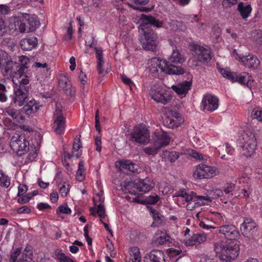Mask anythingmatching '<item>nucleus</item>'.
<instances>
[{"mask_svg": "<svg viewBox=\"0 0 262 262\" xmlns=\"http://www.w3.org/2000/svg\"><path fill=\"white\" fill-rule=\"evenodd\" d=\"M220 233L224 235L225 237L232 241L239 236V232L237 228L233 225H226L222 226L219 229Z\"/></svg>", "mask_w": 262, "mask_h": 262, "instance_id": "f3484780", "label": "nucleus"}, {"mask_svg": "<svg viewBox=\"0 0 262 262\" xmlns=\"http://www.w3.org/2000/svg\"><path fill=\"white\" fill-rule=\"evenodd\" d=\"M63 114L64 111L62 106L59 104H56L55 111L54 113V119L65 120Z\"/></svg>", "mask_w": 262, "mask_h": 262, "instance_id": "37998d69", "label": "nucleus"}, {"mask_svg": "<svg viewBox=\"0 0 262 262\" xmlns=\"http://www.w3.org/2000/svg\"><path fill=\"white\" fill-rule=\"evenodd\" d=\"M21 253L20 248H16L13 252H12L10 255L9 259V262H21L20 258L17 259L18 256Z\"/></svg>", "mask_w": 262, "mask_h": 262, "instance_id": "3c124183", "label": "nucleus"}, {"mask_svg": "<svg viewBox=\"0 0 262 262\" xmlns=\"http://www.w3.org/2000/svg\"><path fill=\"white\" fill-rule=\"evenodd\" d=\"M14 94L12 96V101L14 103L21 106L28 100L29 83L28 78H15L13 79Z\"/></svg>", "mask_w": 262, "mask_h": 262, "instance_id": "7ed1b4c3", "label": "nucleus"}, {"mask_svg": "<svg viewBox=\"0 0 262 262\" xmlns=\"http://www.w3.org/2000/svg\"><path fill=\"white\" fill-rule=\"evenodd\" d=\"M243 143L241 153L246 158L252 155L257 147V141L255 135L251 132L246 133L243 136Z\"/></svg>", "mask_w": 262, "mask_h": 262, "instance_id": "0eeeda50", "label": "nucleus"}, {"mask_svg": "<svg viewBox=\"0 0 262 262\" xmlns=\"http://www.w3.org/2000/svg\"><path fill=\"white\" fill-rule=\"evenodd\" d=\"M28 187L26 185L21 184L18 187V196L24 195L27 191Z\"/></svg>", "mask_w": 262, "mask_h": 262, "instance_id": "0e129e2a", "label": "nucleus"}, {"mask_svg": "<svg viewBox=\"0 0 262 262\" xmlns=\"http://www.w3.org/2000/svg\"><path fill=\"white\" fill-rule=\"evenodd\" d=\"M180 155L181 154L179 152L165 150L163 152L162 157L165 161L173 163L180 157Z\"/></svg>", "mask_w": 262, "mask_h": 262, "instance_id": "7c9ffc66", "label": "nucleus"}, {"mask_svg": "<svg viewBox=\"0 0 262 262\" xmlns=\"http://www.w3.org/2000/svg\"><path fill=\"white\" fill-rule=\"evenodd\" d=\"M38 40L35 37L22 39L20 45L23 50L30 51L37 46Z\"/></svg>", "mask_w": 262, "mask_h": 262, "instance_id": "b1692460", "label": "nucleus"}, {"mask_svg": "<svg viewBox=\"0 0 262 262\" xmlns=\"http://www.w3.org/2000/svg\"><path fill=\"white\" fill-rule=\"evenodd\" d=\"M38 110L39 107L35 100H30L23 108V111L28 116L34 114Z\"/></svg>", "mask_w": 262, "mask_h": 262, "instance_id": "bb28decb", "label": "nucleus"}, {"mask_svg": "<svg viewBox=\"0 0 262 262\" xmlns=\"http://www.w3.org/2000/svg\"><path fill=\"white\" fill-rule=\"evenodd\" d=\"M241 231L244 237L254 240L259 234L258 225L255 221L249 217H244L243 223L241 225Z\"/></svg>", "mask_w": 262, "mask_h": 262, "instance_id": "423d86ee", "label": "nucleus"}, {"mask_svg": "<svg viewBox=\"0 0 262 262\" xmlns=\"http://www.w3.org/2000/svg\"><path fill=\"white\" fill-rule=\"evenodd\" d=\"M171 237L165 232H162L160 236L154 239L151 244L154 246H158L166 244L167 242H170Z\"/></svg>", "mask_w": 262, "mask_h": 262, "instance_id": "c756f323", "label": "nucleus"}, {"mask_svg": "<svg viewBox=\"0 0 262 262\" xmlns=\"http://www.w3.org/2000/svg\"><path fill=\"white\" fill-rule=\"evenodd\" d=\"M10 147L13 152L21 156L29 151V143L24 134L16 133L11 138Z\"/></svg>", "mask_w": 262, "mask_h": 262, "instance_id": "39448f33", "label": "nucleus"}, {"mask_svg": "<svg viewBox=\"0 0 262 262\" xmlns=\"http://www.w3.org/2000/svg\"><path fill=\"white\" fill-rule=\"evenodd\" d=\"M130 161L129 160H121L116 162V166L124 173H127V170L129 167Z\"/></svg>", "mask_w": 262, "mask_h": 262, "instance_id": "79ce46f5", "label": "nucleus"}, {"mask_svg": "<svg viewBox=\"0 0 262 262\" xmlns=\"http://www.w3.org/2000/svg\"><path fill=\"white\" fill-rule=\"evenodd\" d=\"M154 187L153 183L149 179L146 178L143 180H137L134 182H129L125 186V190H128V192L131 194L136 195V192L135 190L133 191L129 190V188H133L137 189L139 192L142 193H145L149 191Z\"/></svg>", "mask_w": 262, "mask_h": 262, "instance_id": "9d476101", "label": "nucleus"}, {"mask_svg": "<svg viewBox=\"0 0 262 262\" xmlns=\"http://www.w3.org/2000/svg\"><path fill=\"white\" fill-rule=\"evenodd\" d=\"M144 262H165V255L162 250H152L145 254Z\"/></svg>", "mask_w": 262, "mask_h": 262, "instance_id": "a211bd4d", "label": "nucleus"}, {"mask_svg": "<svg viewBox=\"0 0 262 262\" xmlns=\"http://www.w3.org/2000/svg\"><path fill=\"white\" fill-rule=\"evenodd\" d=\"M182 198L186 202H190L191 201L193 202V200L195 198V196H196V193L193 191L190 192V193H186L184 194Z\"/></svg>", "mask_w": 262, "mask_h": 262, "instance_id": "4d7b16f0", "label": "nucleus"}, {"mask_svg": "<svg viewBox=\"0 0 262 262\" xmlns=\"http://www.w3.org/2000/svg\"><path fill=\"white\" fill-rule=\"evenodd\" d=\"M160 148L161 145H158V144L155 142L153 145L144 148V151L147 155H154L158 152V151Z\"/></svg>", "mask_w": 262, "mask_h": 262, "instance_id": "c03bdc74", "label": "nucleus"}, {"mask_svg": "<svg viewBox=\"0 0 262 262\" xmlns=\"http://www.w3.org/2000/svg\"><path fill=\"white\" fill-rule=\"evenodd\" d=\"M251 38L258 45H262V31L260 30H254L251 32Z\"/></svg>", "mask_w": 262, "mask_h": 262, "instance_id": "4c0bfd02", "label": "nucleus"}, {"mask_svg": "<svg viewBox=\"0 0 262 262\" xmlns=\"http://www.w3.org/2000/svg\"><path fill=\"white\" fill-rule=\"evenodd\" d=\"M9 34L17 35L19 33L27 32L26 23L21 20H15L9 25Z\"/></svg>", "mask_w": 262, "mask_h": 262, "instance_id": "aec40b11", "label": "nucleus"}, {"mask_svg": "<svg viewBox=\"0 0 262 262\" xmlns=\"http://www.w3.org/2000/svg\"><path fill=\"white\" fill-rule=\"evenodd\" d=\"M33 258V252L31 250V247L30 246H27L24 251V252L20 258V260L21 262H26L28 261L29 260H32Z\"/></svg>", "mask_w": 262, "mask_h": 262, "instance_id": "e433bc0d", "label": "nucleus"}, {"mask_svg": "<svg viewBox=\"0 0 262 262\" xmlns=\"http://www.w3.org/2000/svg\"><path fill=\"white\" fill-rule=\"evenodd\" d=\"M160 69L161 72L168 74L181 75L184 73V70L181 67L176 66L169 63L165 60H160L158 58H152L149 71L151 74L156 76Z\"/></svg>", "mask_w": 262, "mask_h": 262, "instance_id": "20e7f679", "label": "nucleus"}, {"mask_svg": "<svg viewBox=\"0 0 262 262\" xmlns=\"http://www.w3.org/2000/svg\"><path fill=\"white\" fill-rule=\"evenodd\" d=\"M219 71L224 77L226 78L232 82H237L242 85L248 86L249 82L251 80V76L246 72L238 75L236 72H231L230 69L228 68L219 69Z\"/></svg>", "mask_w": 262, "mask_h": 262, "instance_id": "1a4fd4ad", "label": "nucleus"}, {"mask_svg": "<svg viewBox=\"0 0 262 262\" xmlns=\"http://www.w3.org/2000/svg\"><path fill=\"white\" fill-rule=\"evenodd\" d=\"M234 189V185L232 184H228L227 186L223 190L224 196L228 198H231L232 196V191Z\"/></svg>", "mask_w": 262, "mask_h": 262, "instance_id": "603ef678", "label": "nucleus"}, {"mask_svg": "<svg viewBox=\"0 0 262 262\" xmlns=\"http://www.w3.org/2000/svg\"><path fill=\"white\" fill-rule=\"evenodd\" d=\"M159 200V196L157 195H149L145 199V202L148 204H155Z\"/></svg>", "mask_w": 262, "mask_h": 262, "instance_id": "5fc2aeb1", "label": "nucleus"}, {"mask_svg": "<svg viewBox=\"0 0 262 262\" xmlns=\"http://www.w3.org/2000/svg\"><path fill=\"white\" fill-rule=\"evenodd\" d=\"M57 213H64V214H70L71 212V210L69 208L67 205L63 206L61 205L58 207L57 209Z\"/></svg>", "mask_w": 262, "mask_h": 262, "instance_id": "13d9d810", "label": "nucleus"}, {"mask_svg": "<svg viewBox=\"0 0 262 262\" xmlns=\"http://www.w3.org/2000/svg\"><path fill=\"white\" fill-rule=\"evenodd\" d=\"M170 137L166 132H163V133L159 135L157 137L156 143L158 145H161V148L164 146H166L170 143Z\"/></svg>", "mask_w": 262, "mask_h": 262, "instance_id": "f704fd0d", "label": "nucleus"}, {"mask_svg": "<svg viewBox=\"0 0 262 262\" xmlns=\"http://www.w3.org/2000/svg\"><path fill=\"white\" fill-rule=\"evenodd\" d=\"M129 262H141V256L140 249L137 247H133L129 250Z\"/></svg>", "mask_w": 262, "mask_h": 262, "instance_id": "473e14b6", "label": "nucleus"}, {"mask_svg": "<svg viewBox=\"0 0 262 262\" xmlns=\"http://www.w3.org/2000/svg\"><path fill=\"white\" fill-rule=\"evenodd\" d=\"M19 61L20 63H18V68L19 69V72L21 74V76H19L18 78L21 77V78L29 79V76L27 75L28 71L27 64L30 62L29 59L25 56H21L19 57Z\"/></svg>", "mask_w": 262, "mask_h": 262, "instance_id": "393cba45", "label": "nucleus"}, {"mask_svg": "<svg viewBox=\"0 0 262 262\" xmlns=\"http://www.w3.org/2000/svg\"><path fill=\"white\" fill-rule=\"evenodd\" d=\"M239 60L245 67L249 68L256 67L259 63V61L256 57L250 55L239 57Z\"/></svg>", "mask_w": 262, "mask_h": 262, "instance_id": "4be33fe9", "label": "nucleus"}, {"mask_svg": "<svg viewBox=\"0 0 262 262\" xmlns=\"http://www.w3.org/2000/svg\"><path fill=\"white\" fill-rule=\"evenodd\" d=\"M218 172L219 171L215 167L205 164H200L194 171V176L200 179H209L216 175Z\"/></svg>", "mask_w": 262, "mask_h": 262, "instance_id": "ddd939ff", "label": "nucleus"}, {"mask_svg": "<svg viewBox=\"0 0 262 262\" xmlns=\"http://www.w3.org/2000/svg\"><path fill=\"white\" fill-rule=\"evenodd\" d=\"M205 201H211V200L208 196L197 195L195 196L194 200H193V202L195 203V205H196L197 206L204 205L205 204Z\"/></svg>", "mask_w": 262, "mask_h": 262, "instance_id": "a18cd8bd", "label": "nucleus"}, {"mask_svg": "<svg viewBox=\"0 0 262 262\" xmlns=\"http://www.w3.org/2000/svg\"><path fill=\"white\" fill-rule=\"evenodd\" d=\"M1 71L4 76L9 75L12 76L13 82V79L18 78V77H19L20 75H21V73L19 72L18 63L13 61L11 57L10 59L7 61L4 66L2 67Z\"/></svg>", "mask_w": 262, "mask_h": 262, "instance_id": "f8f14e48", "label": "nucleus"}, {"mask_svg": "<svg viewBox=\"0 0 262 262\" xmlns=\"http://www.w3.org/2000/svg\"><path fill=\"white\" fill-rule=\"evenodd\" d=\"M69 185L64 183L59 189V193L62 196H66L67 195L68 191H69Z\"/></svg>", "mask_w": 262, "mask_h": 262, "instance_id": "bf43d9fd", "label": "nucleus"}, {"mask_svg": "<svg viewBox=\"0 0 262 262\" xmlns=\"http://www.w3.org/2000/svg\"><path fill=\"white\" fill-rule=\"evenodd\" d=\"M121 79L122 81L126 84L129 85L130 88L134 84L133 81L130 79L128 78L125 75L123 74L121 75Z\"/></svg>", "mask_w": 262, "mask_h": 262, "instance_id": "774afa93", "label": "nucleus"}, {"mask_svg": "<svg viewBox=\"0 0 262 262\" xmlns=\"http://www.w3.org/2000/svg\"><path fill=\"white\" fill-rule=\"evenodd\" d=\"M29 153L28 154L27 159L28 161H33L36 158L37 156L35 148H32V149L31 150H29Z\"/></svg>", "mask_w": 262, "mask_h": 262, "instance_id": "052dcab7", "label": "nucleus"}, {"mask_svg": "<svg viewBox=\"0 0 262 262\" xmlns=\"http://www.w3.org/2000/svg\"><path fill=\"white\" fill-rule=\"evenodd\" d=\"M10 185V180L8 176L3 172L0 174V186L5 187H8Z\"/></svg>", "mask_w": 262, "mask_h": 262, "instance_id": "09e8293b", "label": "nucleus"}, {"mask_svg": "<svg viewBox=\"0 0 262 262\" xmlns=\"http://www.w3.org/2000/svg\"><path fill=\"white\" fill-rule=\"evenodd\" d=\"M149 211L152 214V216L154 220L151 224V227H155L161 226L164 221V216L160 214L158 211L152 208H150Z\"/></svg>", "mask_w": 262, "mask_h": 262, "instance_id": "cd10ccee", "label": "nucleus"}, {"mask_svg": "<svg viewBox=\"0 0 262 262\" xmlns=\"http://www.w3.org/2000/svg\"><path fill=\"white\" fill-rule=\"evenodd\" d=\"M10 29L8 26H6L4 19L0 18V36H4L9 34Z\"/></svg>", "mask_w": 262, "mask_h": 262, "instance_id": "49530a36", "label": "nucleus"}, {"mask_svg": "<svg viewBox=\"0 0 262 262\" xmlns=\"http://www.w3.org/2000/svg\"><path fill=\"white\" fill-rule=\"evenodd\" d=\"M53 128L57 134H63L65 129V120L54 119Z\"/></svg>", "mask_w": 262, "mask_h": 262, "instance_id": "72a5a7b5", "label": "nucleus"}, {"mask_svg": "<svg viewBox=\"0 0 262 262\" xmlns=\"http://www.w3.org/2000/svg\"><path fill=\"white\" fill-rule=\"evenodd\" d=\"M191 84L192 83L191 81H185L178 83L176 85H173L172 89L178 95H184L185 96L190 89Z\"/></svg>", "mask_w": 262, "mask_h": 262, "instance_id": "5701e85b", "label": "nucleus"}, {"mask_svg": "<svg viewBox=\"0 0 262 262\" xmlns=\"http://www.w3.org/2000/svg\"><path fill=\"white\" fill-rule=\"evenodd\" d=\"M10 12L9 6L5 5H0V13L2 14H7Z\"/></svg>", "mask_w": 262, "mask_h": 262, "instance_id": "69168bd1", "label": "nucleus"}, {"mask_svg": "<svg viewBox=\"0 0 262 262\" xmlns=\"http://www.w3.org/2000/svg\"><path fill=\"white\" fill-rule=\"evenodd\" d=\"M150 95L155 101L163 104L169 103L172 98L170 93L159 84H156L151 87Z\"/></svg>", "mask_w": 262, "mask_h": 262, "instance_id": "6e6552de", "label": "nucleus"}, {"mask_svg": "<svg viewBox=\"0 0 262 262\" xmlns=\"http://www.w3.org/2000/svg\"><path fill=\"white\" fill-rule=\"evenodd\" d=\"M219 100L217 97L211 94L204 96L201 104L204 111L212 112L219 107Z\"/></svg>", "mask_w": 262, "mask_h": 262, "instance_id": "dca6fc26", "label": "nucleus"}, {"mask_svg": "<svg viewBox=\"0 0 262 262\" xmlns=\"http://www.w3.org/2000/svg\"><path fill=\"white\" fill-rule=\"evenodd\" d=\"M183 121L184 119L178 112L168 110L166 112L163 124L169 128H174L180 126Z\"/></svg>", "mask_w": 262, "mask_h": 262, "instance_id": "9b49d317", "label": "nucleus"}, {"mask_svg": "<svg viewBox=\"0 0 262 262\" xmlns=\"http://www.w3.org/2000/svg\"><path fill=\"white\" fill-rule=\"evenodd\" d=\"M192 54L200 62H208L211 59L210 49L205 48L200 45H194L192 49Z\"/></svg>", "mask_w": 262, "mask_h": 262, "instance_id": "2eb2a0df", "label": "nucleus"}, {"mask_svg": "<svg viewBox=\"0 0 262 262\" xmlns=\"http://www.w3.org/2000/svg\"><path fill=\"white\" fill-rule=\"evenodd\" d=\"M55 255L57 259L59 262H71L72 261V258L62 252L61 250L59 249H57L55 251Z\"/></svg>", "mask_w": 262, "mask_h": 262, "instance_id": "ea45409f", "label": "nucleus"}, {"mask_svg": "<svg viewBox=\"0 0 262 262\" xmlns=\"http://www.w3.org/2000/svg\"><path fill=\"white\" fill-rule=\"evenodd\" d=\"M141 23L138 27L139 40L143 49L156 52L159 44L157 33L152 29L148 28L149 25L157 28L163 27L164 21L156 18L153 16L142 14Z\"/></svg>", "mask_w": 262, "mask_h": 262, "instance_id": "f257e3e1", "label": "nucleus"}, {"mask_svg": "<svg viewBox=\"0 0 262 262\" xmlns=\"http://www.w3.org/2000/svg\"><path fill=\"white\" fill-rule=\"evenodd\" d=\"M237 3V0H223L222 2L223 6L225 8H230Z\"/></svg>", "mask_w": 262, "mask_h": 262, "instance_id": "e2e57ef3", "label": "nucleus"}, {"mask_svg": "<svg viewBox=\"0 0 262 262\" xmlns=\"http://www.w3.org/2000/svg\"><path fill=\"white\" fill-rule=\"evenodd\" d=\"M212 198L213 199H217L219 197L223 196L224 195V192L222 190L220 189H217L213 190L211 192Z\"/></svg>", "mask_w": 262, "mask_h": 262, "instance_id": "680f3d73", "label": "nucleus"}, {"mask_svg": "<svg viewBox=\"0 0 262 262\" xmlns=\"http://www.w3.org/2000/svg\"><path fill=\"white\" fill-rule=\"evenodd\" d=\"M207 240V235L204 233H196L193 234L189 239V245H199L204 243Z\"/></svg>", "mask_w": 262, "mask_h": 262, "instance_id": "a878e982", "label": "nucleus"}, {"mask_svg": "<svg viewBox=\"0 0 262 262\" xmlns=\"http://www.w3.org/2000/svg\"><path fill=\"white\" fill-rule=\"evenodd\" d=\"M169 59L170 62L173 63H182L184 60L181 54L177 49L173 50Z\"/></svg>", "mask_w": 262, "mask_h": 262, "instance_id": "a19ab883", "label": "nucleus"}, {"mask_svg": "<svg viewBox=\"0 0 262 262\" xmlns=\"http://www.w3.org/2000/svg\"><path fill=\"white\" fill-rule=\"evenodd\" d=\"M178 23H179V22L177 20H170L169 22V25L170 27L171 30L174 31L177 30L178 29Z\"/></svg>", "mask_w": 262, "mask_h": 262, "instance_id": "338daca9", "label": "nucleus"}, {"mask_svg": "<svg viewBox=\"0 0 262 262\" xmlns=\"http://www.w3.org/2000/svg\"><path fill=\"white\" fill-rule=\"evenodd\" d=\"M130 136V140L133 142L144 144L149 142V135L147 130L139 127H135Z\"/></svg>", "mask_w": 262, "mask_h": 262, "instance_id": "4468645a", "label": "nucleus"}, {"mask_svg": "<svg viewBox=\"0 0 262 262\" xmlns=\"http://www.w3.org/2000/svg\"><path fill=\"white\" fill-rule=\"evenodd\" d=\"M209 222L212 223V222H210L207 219H205L200 222L199 225L201 227L205 229H214L215 227L212 225L209 224Z\"/></svg>", "mask_w": 262, "mask_h": 262, "instance_id": "6e6d98bb", "label": "nucleus"}, {"mask_svg": "<svg viewBox=\"0 0 262 262\" xmlns=\"http://www.w3.org/2000/svg\"><path fill=\"white\" fill-rule=\"evenodd\" d=\"M94 49L96 51V58L97 59V69L99 74L103 75L104 73V70L102 68L104 64L102 50L101 48L96 47Z\"/></svg>", "mask_w": 262, "mask_h": 262, "instance_id": "c85d7f7f", "label": "nucleus"}, {"mask_svg": "<svg viewBox=\"0 0 262 262\" xmlns=\"http://www.w3.org/2000/svg\"><path fill=\"white\" fill-rule=\"evenodd\" d=\"M237 10L239 12L242 18L245 19L249 16L252 11V8L250 5L244 6L243 3H239L238 4Z\"/></svg>", "mask_w": 262, "mask_h": 262, "instance_id": "2f4dec72", "label": "nucleus"}, {"mask_svg": "<svg viewBox=\"0 0 262 262\" xmlns=\"http://www.w3.org/2000/svg\"><path fill=\"white\" fill-rule=\"evenodd\" d=\"M251 117L253 119H257L262 122V108H254L251 112Z\"/></svg>", "mask_w": 262, "mask_h": 262, "instance_id": "de8ad7c7", "label": "nucleus"}, {"mask_svg": "<svg viewBox=\"0 0 262 262\" xmlns=\"http://www.w3.org/2000/svg\"><path fill=\"white\" fill-rule=\"evenodd\" d=\"M26 23L27 32L34 31L39 26V21L34 17H29L25 20Z\"/></svg>", "mask_w": 262, "mask_h": 262, "instance_id": "c9c22d12", "label": "nucleus"}, {"mask_svg": "<svg viewBox=\"0 0 262 262\" xmlns=\"http://www.w3.org/2000/svg\"><path fill=\"white\" fill-rule=\"evenodd\" d=\"M11 56L3 50H0V69L6 63L7 61L10 59Z\"/></svg>", "mask_w": 262, "mask_h": 262, "instance_id": "8fccbe9b", "label": "nucleus"}, {"mask_svg": "<svg viewBox=\"0 0 262 262\" xmlns=\"http://www.w3.org/2000/svg\"><path fill=\"white\" fill-rule=\"evenodd\" d=\"M59 87L65 92L67 95L74 96L75 94V89L72 88L68 77L66 75H60L58 80Z\"/></svg>", "mask_w": 262, "mask_h": 262, "instance_id": "6ab92c4d", "label": "nucleus"}, {"mask_svg": "<svg viewBox=\"0 0 262 262\" xmlns=\"http://www.w3.org/2000/svg\"><path fill=\"white\" fill-rule=\"evenodd\" d=\"M80 140L79 138L75 139L74 143L73 145L72 152L73 155L75 156L77 158H78L82 155V150L80 148L82 147L81 145L79 144Z\"/></svg>", "mask_w": 262, "mask_h": 262, "instance_id": "58836bf2", "label": "nucleus"}, {"mask_svg": "<svg viewBox=\"0 0 262 262\" xmlns=\"http://www.w3.org/2000/svg\"><path fill=\"white\" fill-rule=\"evenodd\" d=\"M214 251L220 254L221 259L230 262L238 255V246L233 241H219L214 244Z\"/></svg>", "mask_w": 262, "mask_h": 262, "instance_id": "f03ea898", "label": "nucleus"}, {"mask_svg": "<svg viewBox=\"0 0 262 262\" xmlns=\"http://www.w3.org/2000/svg\"><path fill=\"white\" fill-rule=\"evenodd\" d=\"M188 155H190L192 158L199 160H203V156L202 154L197 152L196 150L193 149H188L187 150Z\"/></svg>", "mask_w": 262, "mask_h": 262, "instance_id": "864d4df0", "label": "nucleus"}, {"mask_svg": "<svg viewBox=\"0 0 262 262\" xmlns=\"http://www.w3.org/2000/svg\"><path fill=\"white\" fill-rule=\"evenodd\" d=\"M5 112L18 123H23L25 121V117L21 115L20 110L15 109L11 105L5 108Z\"/></svg>", "mask_w": 262, "mask_h": 262, "instance_id": "412c9836", "label": "nucleus"}]
</instances>
